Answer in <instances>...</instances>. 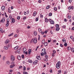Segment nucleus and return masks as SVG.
Returning <instances> with one entry per match:
<instances>
[{"mask_svg":"<svg viewBox=\"0 0 74 74\" xmlns=\"http://www.w3.org/2000/svg\"><path fill=\"white\" fill-rule=\"evenodd\" d=\"M37 40L36 38H34L32 39V40L30 41V42H31V43H32V42H33L34 43L36 44L37 42Z\"/></svg>","mask_w":74,"mask_h":74,"instance_id":"nucleus-1","label":"nucleus"},{"mask_svg":"<svg viewBox=\"0 0 74 74\" xmlns=\"http://www.w3.org/2000/svg\"><path fill=\"white\" fill-rule=\"evenodd\" d=\"M61 62L60 61H58L56 65V68L58 69H59L60 68V64Z\"/></svg>","mask_w":74,"mask_h":74,"instance_id":"nucleus-2","label":"nucleus"},{"mask_svg":"<svg viewBox=\"0 0 74 74\" xmlns=\"http://www.w3.org/2000/svg\"><path fill=\"white\" fill-rule=\"evenodd\" d=\"M56 31H59V30H60L59 25L58 24H56Z\"/></svg>","mask_w":74,"mask_h":74,"instance_id":"nucleus-3","label":"nucleus"},{"mask_svg":"<svg viewBox=\"0 0 74 74\" xmlns=\"http://www.w3.org/2000/svg\"><path fill=\"white\" fill-rule=\"evenodd\" d=\"M42 53H44L45 55H46L47 54V52H46V50L45 48L42 49Z\"/></svg>","mask_w":74,"mask_h":74,"instance_id":"nucleus-4","label":"nucleus"},{"mask_svg":"<svg viewBox=\"0 0 74 74\" xmlns=\"http://www.w3.org/2000/svg\"><path fill=\"white\" fill-rule=\"evenodd\" d=\"M15 57L14 56H11V60L13 62L15 60Z\"/></svg>","mask_w":74,"mask_h":74,"instance_id":"nucleus-5","label":"nucleus"},{"mask_svg":"<svg viewBox=\"0 0 74 74\" xmlns=\"http://www.w3.org/2000/svg\"><path fill=\"white\" fill-rule=\"evenodd\" d=\"M9 20L8 18L7 19V23L6 25V27L8 26L9 25Z\"/></svg>","mask_w":74,"mask_h":74,"instance_id":"nucleus-6","label":"nucleus"},{"mask_svg":"<svg viewBox=\"0 0 74 74\" xmlns=\"http://www.w3.org/2000/svg\"><path fill=\"white\" fill-rule=\"evenodd\" d=\"M5 21V19L4 18H3L0 21V23H4Z\"/></svg>","mask_w":74,"mask_h":74,"instance_id":"nucleus-7","label":"nucleus"},{"mask_svg":"<svg viewBox=\"0 0 74 74\" xmlns=\"http://www.w3.org/2000/svg\"><path fill=\"white\" fill-rule=\"evenodd\" d=\"M38 60H36L34 62L33 64L34 65L36 64L38 62Z\"/></svg>","mask_w":74,"mask_h":74,"instance_id":"nucleus-8","label":"nucleus"},{"mask_svg":"<svg viewBox=\"0 0 74 74\" xmlns=\"http://www.w3.org/2000/svg\"><path fill=\"white\" fill-rule=\"evenodd\" d=\"M36 58L38 60H40L41 59V58H40V56H37L36 57Z\"/></svg>","mask_w":74,"mask_h":74,"instance_id":"nucleus-9","label":"nucleus"},{"mask_svg":"<svg viewBox=\"0 0 74 74\" xmlns=\"http://www.w3.org/2000/svg\"><path fill=\"white\" fill-rule=\"evenodd\" d=\"M73 6H69V7H68V9L69 10H71V9L73 10Z\"/></svg>","mask_w":74,"mask_h":74,"instance_id":"nucleus-10","label":"nucleus"},{"mask_svg":"<svg viewBox=\"0 0 74 74\" xmlns=\"http://www.w3.org/2000/svg\"><path fill=\"white\" fill-rule=\"evenodd\" d=\"M17 59L18 60H20L21 59V57L20 56H17Z\"/></svg>","mask_w":74,"mask_h":74,"instance_id":"nucleus-11","label":"nucleus"},{"mask_svg":"<svg viewBox=\"0 0 74 74\" xmlns=\"http://www.w3.org/2000/svg\"><path fill=\"white\" fill-rule=\"evenodd\" d=\"M9 42H10L9 40H5V44H8V43Z\"/></svg>","mask_w":74,"mask_h":74,"instance_id":"nucleus-12","label":"nucleus"},{"mask_svg":"<svg viewBox=\"0 0 74 74\" xmlns=\"http://www.w3.org/2000/svg\"><path fill=\"white\" fill-rule=\"evenodd\" d=\"M1 8H2V10H4L5 9V7L4 6H3L1 7Z\"/></svg>","mask_w":74,"mask_h":74,"instance_id":"nucleus-13","label":"nucleus"},{"mask_svg":"<svg viewBox=\"0 0 74 74\" xmlns=\"http://www.w3.org/2000/svg\"><path fill=\"white\" fill-rule=\"evenodd\" d=\"M67 49L68 51H70V50H71V48L70 46H69L68 47Z\"/></svg>","mask_w":74,"mask_h":74,"instance_id":"nucleus-14","label":"nucleus"},{"mask_svg":"<svg viewBox=\"0 0 74 74\" xmlns=\"http://www.w3.org/2000/svg\"><path fill=\"white\" fill-rule=\"evenodd\" d=\"M31 51H32L31 49H29V50L28 51L29 54H30Z\"/></svg>","mask_w":74,"mask_h":74,"instance_id":"nucleus-15","label":"nucleus"},{"mask_svg":"<svg viewBox=\"0 0 74 74\" xmlns=\"http://www.w3.org/2000/svg\"><path fill=\"white\" fill-rule=\"evenodd\" d=\"M4 49H5V50H7V49H8V47L7 46H5L4 47Z\"/></svg>","mask_w":74,"mask_h":74,"instance_id":"nucleus-16","label":"nucleus"},{"mask_svg":"<svg viewBox=\"0 0 74 74\" xmlns=\"http://www.w3.org/2000/svg\"><path fill=\"white\" fill-rule=\"evenodd\" d=\"M44 44L45 47H47L48 44V43L47 42H45L44 43Z\"/></svg>","mask_w":74,"mask_h":74,"instance_id":"nucleus-17","label":"nucleus"},{"mask_svg":"<svg viewBox=\"0 0 74 74\" xmlns=\"http://www.w3.org/2000/svg\"><path fill=\"white\" fill-rule=\"evenodd\" d=\"M34 34L36 36L37 34V32L36 31H35L34 32Z\"/></svg>","mask_w":74,"mask_h":74,"instance_id":"nucleus-18","label":"nucleus"},{"mask_svg":"<svg viewBox=\"0 0 74 74\" xmlns=\"http://www.w3.org/2000/svg\"><path fill=\"white\" fill-rule=\"evenodd\" d=\"M62 42H66V40L65 38H63L62 40Z\"/></svg>","mask_w":74,"mask_h":74,"instance_id":"nucleus-19","label":"nucleus"},{"mask_svg":"<svg viewBox=\"0 0 74 74\" xmlns=\"http://www.w3.org/2000/svg\"><path fill=\"white\" fill-rule=\"evenodd\" d=\"M50 23L52 24H54V21H50Z\"/></svg>","mask_w":74,"mask_h":74,"instance_id":"nucleus-20","label":"nucleus"},{"mask_svg":"<svg viewBox=\"0 0 74 74\" xmlns=\"http://www.w3.org/2000/svg\"><path fill=\"white\" fill-rule=\"evenodd\" d=\"M18 47H19V46H16L14 48V49H15V50L17 49H18Z\"/></svg>","mask_w":74,"mask_h":74,"instance_id":"nucleus-21","label":"nucleus"},{"mask_svg":"<svg viewBox=\"0 0 74 74\" xmlns=\"http://www.w3.org/2000/svg\"><path fill=\"white\" fill-rule=\"evenodd\" d=\"M28 62H29L30 63H31L32 62V61L31 60H28Z\"/></svg>","mask_w":74,"mask_h":74,"instance_id":"nucleus-22","label":"nucleus"},{"mask_svg":"<svg viewBox=\"0 0 74 74\" xmlns=\"http://www.w3.org/2000/svg\"><path fill=\"white\" fill-rule=\"evenodd\" d=\"M71 51L72 52H74V48H72Z\"/></svg>","mask_w":74,"mask_h":74,"instance_id":"nucleus-23","label":"nucleus"},{"mask_svg":"<svg viewBox=\"0 0 74 74\" xmlns=\"http://www.w3.org/2000/svg\"><path fill=\"white\" fill-rule=\"evenodd\" d=\"M15 21V20L14 18H13L12 20V23H14Z\"/></svg>","mask_w":74,"mask_h":74,"instance_id":"nucleus-24","label":"nucleus"},{"mask_svg":"<svg viewBox=\"0 0 74 74\" xmlns=\"http://www.w3.org/2000/svg\"><path fill=\"white\" fill-rule=\"evenodd\" d=\"M38 31L39 32H40V33H41V32H42V30H41L40 28H39L38 29Z\"/></svg>","mask_w":74,"mask_h":74,"instance_id":"nucleus-25","label":"nucleus"},{"mask_svg":"<svg viewBox=\"0 0 74 74\" xmlns=\"http://www.w3.org/2000/svg\"><path fill=\"white\" fill-rule=\"evenodd\" d=\"M36 12H35L34 13V14H33V16H35L36 15Z\"/></svg>","mask_w":74,"mask_h":74,"instance_id":"nucleus-26","label":"nucleus"},{"mask_svg":"<svg viewBox=\"0 0 74 74\" xmlns=\"http://www.w3.org/2000/svg\"><path fill=\"white\" fill-rule=\"evenodd\" d=\"M45 22H48V20L47 19V18H46L45 19Z\"/></svg>","mask_w":74,"mask_h":74,"instance_id":"nucleus-27","label":"nucleus"},{"mask_svg":"<svg viewBox=\"0 0 74 74\" xmlns=\"http://www.w3.org/2000/svg\"><path fill=\"white\" fill-rule=\"evenodd\" d=\"M64 45L65 46V47H67V44L66 42L64 44Z\"/></svg>","mask_w":74,"mask_h":74,"instance_id":"nucleus-28","label":"nucleus"},{"mask_svg":"<svg viewBox=\"0 0 74 74\" xmlns=\"http://www.w3.org/2000/svg\"><path fill=\"white\" fill-rule=\"evenodd\" d=\"M40 55L41 56H43L45 54L44 53H41Z\"/></svg>","mask_w":74,"mask_h":74,"instance_id":"nucleus-29","label":"nucleus"},{"mask_svg":"<svg viewBox=\"0 0 74 74\" xmlns=\"http://www.w3.org/2000/svg\"><path fill=\"white\" fill-rule=\"evenodd\" d=\"M13 34H14L13 33H11L10 35H8V36H9V37H10V36H13Z\"/></svg>","mask_w":74,"mask_h":74,"instance_id":"nucleus-30","label":"nucleus"},{"mask_svg":"<svg viewBox=\"0 0 74 74\" xmlns=\"http://www.w3.org/2000/svg\"><path fill=\"white\" fill-rule=\"evenodd\" d=\"M45 40H43L42 41V44H44V43H45Z\"/></svg>","mask_w":74,"mask_h":74,"instance_id":"nucleus-31","label":"nucleus"},{"mask_svg":"<svg viewBox=\"0 0 74 74\" xmlns=\"http://www.w3.org/2000/svg\"><path fill=\"white\" fill-rule=\"evenodd\" d=\"M45 58H47L48 59L49 58V57H48V56L47 55H45Z\"/></svg>","mask_w":74,"mask_h":74,"instance_id":"nucleus-32","label":"nucleus"},{"mask_svg":"<svg viewBox=\"0 0 74 74\" xmlns=\"http://www.w3.org/2000/svg\"><path fill=\"white\" fill-rule=\"evenodd\" d=\"M44 60L46 62L48 61V58H46L45 59H44Z\"/></svg>","mask_w":74,"mask_h":74,"instance_id":"nucleus-33","label":"nucleus"},{"mask_svg":"<svg viewBox=\"0 0 74 74\" xmlns=\"http://www.w3.org/2000/svg\"><path fill=\"white\" fill-rule=\"evenodd\" d=\"M26 50V48L25 47H24L23 49V51L24 52H25V51Z\"/></svg>","mask_w":74,"mask_h":74,"instance_id":"nucleus-34","label":"nucleus"},{"mask_svg":"<svg viewBox=\"0 0 74 74\" xmlns=\"http://www.w3.org/2000/svg\"><path fill=\"white\" fill-rule=\"evenodd\" d=\"M27 18V17L26 16H24L23 18V19L24 20H25Z\"/></svg>","mask_w":74,"mask_h":74,"instance_id":"nucleus-35","label":"nucleus"},{"mask_svg":"<svg viewBox=\"0 0 74 74\" xmlns=\"http://www.w3.org/2000/svg\"><path fill=\"white\" fill-rule=\"evenodd\" d=\"M6 63L7 64H10V62L8 61H7L6 62Z\"/></svg>","mask_w":74,"mask_h":74,"instance_id":"nucleus-36","label":"nucleus"},{"mask_svg":"<svg viewBox=\"0 0 74 74\" xmlns=\"http://www.w3.org/2000/svg\"><path fill=\"white\" fill-rule=\"evenodd\" d=\"M54 10L55 11H56L57 10V9L55 7L54 8Z\"/></svg>","mask_w":74,"mask_h":74,"instance_id":"nucleus-37","label":"nucleus"},{"mask_svg":"<svg viewBox=\"0 0 74 74\" xmlns=\"http://www.w3.org/2000/svg\"><path fill=\"white\" fill-rule=\"evenodd\" d=\"M20 18V16H18L17 17V19L18 20H19Z\"/></svg>","mask_w":74,"mask_h":74,"instance_id":"nucleus-38","label":"nucleus"},{"mask_svg":"<svg viewBox=\"0 0 74 74\" xmlns=\"http://www.w3.org/2000/svg\"><path fill=\"white\" fill-rule=\"evenodd\" d=\"M60 47H63V45L62 44H60Z\"/></svg>","mask_w":74,"mask_h":74,"instance_id":"nucleus-39","label":"nucleus"},{"mask_svg":"<svg viewBox=\"0 0 74 74\" xmlns=\"http://www.w3.org/2000/svg\"><path fill=\"white\" fill-rule=\"evenodd\" d=\"M38 40H40V35H38Z\"/></svg>","mask_w":74,"mask_h":74,"instance_id":"nucleus-40","label":"nucleus"},{"mask_svg":"<svg viewBox=\"0 0 74 74\" xmlns=\"http://www.w3.org/2000/svg\"><path fill=\"white\" fill-rule=\"evenodd\" d=\"M5 56H3V60H5Z\"/></svg>","mask_w":74,"mask_h":74,"instance_id":"nucleus-41","label":"nucleus"},{"mask_svg":"<svg viewBox=\"0 0 74 74\" xmlns=\"http://www.w3.org/2000/svg\"><path fill=\"white\" fill-rule=\"evenodd\" d=\"M23 73L24 74H27V72H23Z\"/></svg>","mask_w":74,"mask_h":74,"instance_id":"nucleus-42","label":"nucleus"},{"mask_svg":"<svg viewBox=\"0 0 74 74\" xmlns=\"http://www.w3.org/2000/svg\"><path fill=\"white\" fill-rule=\"evenodd\" d=\"M22 58L24 59V55H22L21 56Z\"/></svg>","mask_w":74,"mask_h":74,"instance_id":"nucleus-43","label":"nucleus"},{"mask_svg":"<svg viewBox=\"0 0 74 74\" xmlns=\"http://www.w3.org/2000/svg\"><path fill=\"white\" fill-rule=\"evenodd\" d=\"M52 13H50L49 14V16H52Z\"/></svg>","mask_w":74,"mask_h":74,"instance_id":"nucleus-44","label":"nucleus"},{"mask_svg":"<svg viewBox=\"0 0 74 74\" xmlns=\"http://www.w3.org/2000/svg\"><path fill=\"white\" fill-rule=\"evenodd\" d=\"M72 0H69L68 2L70 3H71L72 2Z\"/></svg>","mask_w":74,"mask_h":74,"instance_id":"nucleus-45","label":"nucleus"},{"mask_svg":"<svg viewBox=\"0 0 74 74\" xmlns=\"http://www.w3.org/2000/svg\"><path fill=\"white\" fill-rule=\"evenodd\" d=\"M4 14L5 15V16H6V17H8V16L7 15L6 13V12H5Z\"/></svg>","mask_w":74,"mask_h":74,"instance_id":"nucleus-46","label":"nucleus"},{"mask_svg":"<svg viewBox=\"0 0 74 74\" xmlns=\"http://www.w3.org/2000/svg\"><path fill=\"white\" fill-rule=\"evenodd\" d=\"M38 17L36 18V21H38Z\"/></svg>","mask_w":74,"mask_h":74,"instance_id":"nucleus-47","label":"nucleus"},{"mask_svg":"<svg viewBox=\"0 0 74 74\" xmlns=\"http://www.w3.org/2000/svg\"><path fill=\"white\" fill-rule=\"evenodd\" d=\"M53 42H56V40H53Z\"/></svg>","mask_w":74,"mask_h":74,"instance_id":"nucleus-48","label":"nucleus"},{"mask_svg":"<svg viewBox=\"0 0 74 74\" xmlns=\"http://www.w3.org/2000/svg\"><path fill=\"white\" fill-rule=\"evenodd\" d=\"M27 14H28L29 13V10L27 11Z\"/></svg>","mask_w":74,"mask_h":74,"instance_id":"nucleus-49","label":"nucleus"},{"mask_svg":"<svg viewBox=\"0 0 74 74\" xmlns=\"http://www.w3.org/2000/svg\"><path fill=\"white\" fill-rule=\"evenodd\" d=\"M49 6H47V7H46V8H47V9H49Z\"/></svg>","mask_w":74,"mask_h":74,"instance_id":"nucleus-50","label":"nucleus"},{"mask_svg":"<svg viewBox=\"0 0 74 74\" xmlns=\"http://www.w3.org/2000/svg\"><path fill=\"white\" fill-rule=\"evenodd\" d=\"M21 68H23L22 66H19V69H21Z\"/></svg>","mask_w":74,"mask_h":74,"instance_id":"nucleus-51","label":"nucleus"},{"mask_svg":"<svg viewBox=\"0 0 74 74\" xmlns=\"http://www.w3.org/2000/svg\"><path fill=\"white\" fill-rule=\"evenodd\" d=\"M38 48H39V46H37V47L36 48V51H37V49H38Z\"/></svg>","mask_w":74,"mask_h":74,"instance_id":"nucleus-52","label":"nucleus"},{"mask_svg":"<svg viewBox=\"0 0 74 74\" xmlns=\"http://www.w3.org/2000/svg\"><path fill=\"white\" fill-rule=\"evenodd\" d=\"M62 27L63 28H65L66 27V26H65V25H63V26Z\"/></svg>","mask_w":74,"mask_h":74,"instance_id":"nucleus-53","label":"nucleus"},{"mask_svg":"<svg viewBox=\"0 0 74 74\" xmlns=\"http://www.w3.org/2000/svg\"><path fill=\"white\" fill-rule=\"evenodd\" d=\"M27 14V13H26V12H24V14L25 15H26Z\"/></svg>","mask_w":74,"mask_h":74,"instance_id":"nucleus-54","label":"nucleus"},{"mask_svg":"<svg viewBox=\"0 0 74 74\" xmlns=\"http://www.w3.org/2000/svg\"><path fill=\"white\" fill-rule=\"evenodd\" d=\"M14 67V66L12 65H10V68H13Z\"/></svg>","mask_w":74,"mask_h":74,"instance_id":"nucleus-55","label":"nucleus"},{"mask_svg":"<svg viewBox=\"0 0 74 74\" xmlns=\"http://www.w3.org/2000/svg\"><path fill=\"white\" fill-rule=\"evenodd\" d=\"M26 70V67L25 66H24L23 67V70Z\"/></svg>","mask_w":74,"mask_h":74,"instance_id":"nucleus-56","label":"nucleus"},{"mask_svg":"<svg viewBox=\"0 0 74 74\" xmlns=\"http://www.w3.org/2000/svg\"><path fill=\"white\" fill-rule=\"evenodd\" d=\"M50 72L51 73H52V69H51L50 70Z\"/></svg>","mask_w":74,"mask_h":74,"instance_id":"nucleus-57","label":"nucleus"},{"mask_svg":"<svg viewBox=\"0 0 74 74\" xmlns=\"http://www.w3.org/2000/svg\"><path fill=\"white\" fill-rule=\"evenodd\" d=\"M68 18H71V16H68Z\"/></svg>","mask_w":74,"mask_h":74,"instance_id":"nucleus-58","label":"nucleus"},{"mask_svg":"<svg viewBox=\"0 0 74 74\" xmlns=\"http://www.w3.org/2000/svg\"><path fill=\"white\" fill-rule=\"evenodd\" d=\"M18 2L19 3H21L20 0H18Z\"/></svg>","mask_w":74,"mask_h":74,"instance_id":"nucleus-59","label":"nucleus"},{"mask_svg":"<svg viewBox=\"0 0 74 74\" xmlns=\"http://www.w3.org/2000/svg\"><path fill=\"white\" fill-rule=\"evenodd\" d=\"M40 16L42 18L43 17V15L41 14H40Z\"/></svg>","mask_w":74,"mask_h":74,"instance_id":"nucleus-60","label":"nucleus"},{"mask_svg":"<svg viewBox=\"0 0 74 74\" xmlns=\"http://www.w3.org/2000/svg\"><path fill=\"white\" fill-rule=\"evenodd\" d=\"M71 30H74V27H73Z\"/></svg>","mask_w":74,"mask_h":74,"instance_id":"nucleus-61","label":"nucleus"},{"mask_svg":"<svg viewBox=\"0 0 74 74\" xmlns=\"http://www.w3.org/2000/svg\"><path fill=\"white\" fill-rule=\"evenodd\" d=\"M64 21L65 22H66L67 21V20L65 18L64 19Z\"/></svg>","mask_w":74,"mask_h":74,"instance_id":"nucleus-62","label":"nucleus"},{"mask_svg":"<svg viewBox=\"0 0 74 74\" xmlns=\"http://www.w3.org/2000/svg\"><path fill=\"white\" fill-rule=\"evenodd\" d=\"M67 72H66V71H64V74H66Z\"/></svg>","mask_w":74,"mask_h":74,"instance_id":"nucleus-63","label":"nucleus"},{"mask_svg":"<svg viewBox=\"0 0 74 74\" xmlns=\"http://www.w3.org/2000/svg\"><path fill=\"white\" fill-rule=\"evenodd\" d=\"M39 3H41V0H39L38 1Z\"/></svg>","mask_w":74,"mask_h":74,"instance_id":"nucleus-64","label":"nucleus"}]
</instances>
